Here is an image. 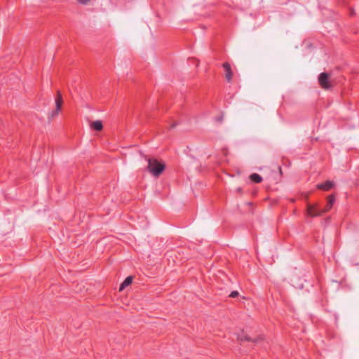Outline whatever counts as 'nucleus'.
<instances>
[{
  "mask_svg": "<svg viewBox=\"0 0 359 359\" xmlns=\"http://www.w3.org/2000/svg\"><path fill=\"white\" fill-rule=\"evenodd\" d=\"M335 202V198L330 195L327 198V203L325 208H319L317 205H309L308 206V212L311 217L320 216L325 212L329 211Z\"/></svg>",
  "mask_w": 359,
  "mask_h": 359,
  "instance_id": "f257e3e1",
  "label": "nucleus"
},
{
  "mask_svg": "<svg viewBox=\"0 0 359 359\" xmlns=\"http://www.w3.org/2000/svg\"><path fill=\"white\" fill-rule=\"evenodd\" d=\"M147 160L148 161L147 169L154 176L157 177L160 175V174L164 170V163L158 162L155 158H147Z\"/></svg>",
  "mask_w": 359,
  "mask_h": 359,
  "instance_id": "f03ea898",
  "label": "nucleus"
},
{
  "mask_svg": "<svg viewBox=\"0 0 359 359\" xmlns=\"http://www.w3.org/2000/svg\"><path fill=\"white\" fill-rule=\"evenodd\" d=\"M318 82L322 88L328 89L330 86L329 84V75L326 72H322L318 76Z\"/></svg>",
  "mask_w": 359,
  "mask_h": 359,
  "instance_id": "7ed1b4c3",
  "label": "nucleus"
},
{
  "mask_svg": "<svg viewBox=\"0 0 359 359\" xmlns=\"http://www.w3.org/2000/svg\"><path fill=\"white\" fill-rule=\"evenodd\" d=\"M63 100L60 91H57V97L55 98V110L52 112L51 116L53 117L58 114L61 110Z\"/></svg>",
  "mask_w": 359,
  "mask_h": 359,
  "instance_id": "20e7f679",
  "label": "nucleus"
},
{
  "mask_svg": "<svg viewBox=\"0 0 359 359\" xmlns=\"http://www.w3.org/2000/svg\"><path fill=\"white\" fill-rule=\"evenodd\" d=\"M334 183L332 181L327 180L324 183L317 184V188L324 191H328L334 187Z\"/></svg>",
  "mask_w": 359,
  "mask_h": 359,
  "instance_id": "39448f33",
  "label": "nucleus"
},
{
  "mask_svg": "<svg viewBox=\"0 0 359 359\" xmlns=\"http://www.w3.org/2000/svg\"><path fill=\"white\" fill-rule=\"evenodd\" d=\"M223 67L225 70V76L228 82H230L232 79V71L231 69V66L228 62H225L223 64Z\"/></svg>",
  "mask_w": 359,
  "mask_h": 359,
  "instance_id": "423d86ee",
  "label": "nucleus"
},
{
  "mask_svg": "<svg viewBox=\"0 0 359 359\" xmlns=\"http://www.w3.org/2000/svg\"><path fill=\"white\" fill-rule=\"evenodd\" d=\"M133 281V277L132 276H128L126 278V279L123 280V282L120 285L119 290L122 291L124 290L126 287L130 285L132 283Z\"/></svg>",
  "mask_w": 359,
  "mask_h": 359,
  "instance_id": "0eeeda50",
  "label": "nucleus"
},
{
  "mask_svg": "<svg viewBox=\"0 0 359 359\" xmlns=\"http://www.w3.org/2000/svg\"><path fill=\"white\" fill-rule=\"evenodd\" d=\"M91 128L96 131H100L102 129L103 125L101 121H95L90 125Z\"/></svg>",
  "mask_w": 359,
  "mask_h": 359,
  "instance_id": "6e6552de",
  "label": "nucleus"
},
{
  "mask_svg": "<svg viewBox=\"0 0 359 359\" xmlns=\"http://www.w3.org/2000/svg\"><path fill=\"white\" fill-rule=\"evenodd\" d=\"M251 181L255 183H260L262 181V177L257 173H252L250 175Z\"/></svg>",
  "mask_w": 359,
  "mask_h": 359,
  "instance_id": "1a4fd4ad",
  "label": "nucleus"
},
{
  "mask_svg": "<svg viewBox=\"0 0 359 359\" xmlns=\"http://www.w3.org/2000/svg\"><path fill=\"white\" fill-rule=\"evenodd\" d=\"M239 294L238 292V291H232L230 294H229V297H231V298H235L236 297H238Z\"/></svg>",
  "mask_w": 359,
  "mask_h": 359,
  "instance_id": "9d476101",
  "label": "nucleus"
},
{
  "mask_svg": "<svg viewBox=\"0 0 359 359\" xmlns=\"http://www.w3.org/2000/svg\"><path fill=\"white\" fill-rule=\"evenodd\" d=\"M78 3L83 5H86L90 0H76Z\"/></svg>",
  "mask_w": 359,
  "mask_h": 359,
  "instance_id": "9b49d317",
  "label": "nucleus"
},
{
  "mask_svg": "<svg viewBox=\"0 0 359 359\" xmlns=\"http://www.w3.org/2000/svg\"><path fill=\"white\" fill-rule=\"evenodd\" d=\"M215 121L218 122H222L223 121V115H220L215 118Z\"/></svg>",
  "mask_w": 359,
  "mask_h": 359,
  "instance_id": "f8f14e48",
  "label": "nucleus"
},
{
  "mask_svg": "<svg viewBox=\"0 0 359 359\" xmlns=\"http://www.w3.org/2000/svg\"><path fill=\"white\" fill-rule=\"evenodd\" d=\"M241 341H243V340L250 341V337H245L244 339L241 338Z\"/></svg>",
  "mask_w": 359,
  "mask_h": 359,
  "instance_id": "ddd939ff",
  "label": "nucleus"
},
{
  "mask_svg": "<svg viewBox=\"0 0 359 359\" xmlns=\"http://www.w3.org/2000/svg\"><path fill=\"white\" fill-rule=\"evenodd\" d=\"M175 126H176V123H173V124L170 126V128H175Z\"/></svg>",
  "mask_w": 359,
  "mask_h": 359,
  "instance_id": "4468645a",
  "label": "nucleus"
}]
</instances>
